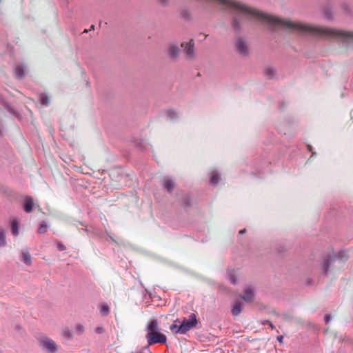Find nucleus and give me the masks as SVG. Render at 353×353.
I'll use <instances>...</instances> for the list:
<instances>
[{"mask_svg":"<svg viewBox=\"0 0 353 353\" xmlns=\"http://www.w3.org/2000/svg\"><path fill=\"white\" fill-rule=\"evenodd\" d=\"M251 19L269 24L273 28H283L290 31H297L299 32L310 33L318 36L339 38L344 41H353V32L296 23L288 19L267 14L252 8Z\"/></svg>","mask_w":353,"mask_h":353,"instance_id":"obj_1","label":"nucleus"},{"mask_svg":"<svg viewBox=\"0 0 353 353\" xmlns=\"http://www.w3.org/2000/svg\"><path fill=\"white\" fill-rule=\"evenodd\" d=\"M146 336L148 345L156 343L165 344L167 342L166 336L159 331V322L157 319H150L146 325Z\"/></svg>","mask_w":353,"mask_h":353,"instance_id":"obj_2","label":"nucleus"},{"mask_svg":"<svg viewBox=\"0 0 353 353\" xmlns=\"http://www.w3.org/2000/svg\"><path fill=\"white\" fill-rule=\"evenodd\" d=\"M198 324V320L195 314H191L189 316V319L184 318L179 325V331L181 334H184L191 329L196 327Z\"/></svg>","mask_w":353,"mask_h":353,"instance_id":"obj_3","label":"nucleus"},{"mask_svg":"<svg viewBox=\"0 0 353 353\" xmlns=\"http://www.w3.org/2000/svg\"><path fill=\"white\" fill-rule=\"evenodd\" d=\"M41 346L49 352L54 353L58 350L55 342L50 338L44 337L39 341Z\"/></svg>","mask_w":353,"mask_h":353,"instance_id":"obj_4","label":"nucleus"},{"mask_svg":"<svg viewBox=\"0 0 353 353\" xmlns=\"http://www.w3.org/2000/svg\"><path fill=\"white\" fill-rule=\"evenodd\" d=\"M194 42L192 39H191L188 43L183 42L181 43V47L184 48V51L189 58H193L194 56Z\"/></svg>","mask_w":353,"mask_h":353,"instance_id":"obj_5","label":"nucleus"},{"mask_svg":"<svg viewBox=\"0 0 353 353\" xmlns=\"http://www.w3.org/2000/svg\"><path fill=\"white\" fill-rule=\"evenodd\" d=\"M241 298L248 303H251L254 300V290L250 286H247L243 290V294Z\"/></svg>","mask_w":353,"mask_h":353,"instance_id":"obj_6","label":"nucleus"},{"mask_svg":"<svg viewBox=\"0 0 353 353\" xmlns=\"http://www.w3.org/2000/svg\"><path fill=\"white\" fill-rule=\"evenodd\" d=\"M236 46L239 53L245 54L248 52V46L242 39L239 38L236 40Z\"/></svg>","mask_w":353,"mask_h":353,"instance_id":"obj_7","label":"nucleus"},{"mask_svg":"<svg viewBox=\"0 0 353 353\" xmlns=\"http://www.w3.org/2000/svg\"><path fill=\"white\" fill-rule=\"evenodd\" d=\"M33 208H34V201H33L32 198L29 196H26L24 199V202H23L24 210L26 212L30 213L32 211Z\"/></svg>","mask_w":353,"mask_h":353,"instance_id":"obj_8","label":"nucleus"},{"mask_svg":"<svg viewBox=\"0 0 353 353\" xmlns=\"http://www.w3.org/2000/svg\"><path fill=\"white\" fill-rule=\"evenodd\" d=\"M168 54L172 58H176L179 56L180 50L178 46L175 44H170L168 46Z\"/></svg>","mask_w":353,"mask_h":353,"instance_id":"obj_9","label":"nucleus"},{"mask_svg":"<svg viewBox=\"0 0 353 353\" xmlns=\"http://www.w3.org/2000/svg\"><path fill=\"white\" fill-rule=\"evenodd\" d=\"M243 309V303H241L240 301L235 302L233 305L232 310V315L238 316L241 312Z\"/></svg>","mask_w":353,"mask_h":353,"instance_id":"obj_10","label":"nucleus"},{"mask_svg":"<svg viewBox=\"0 0 353 353\" xmlns=\"http://www.w3.org/2000/svg\"><path fill=\"white\" fill-rule=\"evenodd\" d=\"M21 259L28 265L32 264V259L30 252L28 250H23L21 252Z\"/></svg>","mask_w":353,"mask_h":353,"instance_id":"obj_11","label":"nucleus"},{"mask_svg":"<svg viewBox=\"0 0 353 353\" xmlns=\"http://www.w3.org/2000/svg\"><path fill=\"white\" fill-rule=\"evenodd\" d=\"M15 76L18 79H22L25 76V69L23 65H17L14 68Z\"/></svg>","mask_w":353,"mask_h":353,"instance_id":"obj_12","label":"nucleus"},{"mask_svg":"<svg viewBox=\"0 0 353 353\" xmlns=\"http://www.w3.org/2000/svg\"><path fill=\"white\" fill-rule=\"evenodd\" d=\"M178 323H180V321L179 319H176L174 321V323H172L170 326V329L171 332L175 334H181V332L179 330V325Z\"/></svg>","mask_w":353,"mask_h":353,"instance_id":"obj_13","label":"nucleus"},{"mask_svg":"<svg viewBox=\"0 0 353 353\" xmlns=\"http://www.w3.org/2000/svg\"><path fill=\"white\" fill-rule=\"evenodd\" d=\"M163 185L168 192H172L174 188V183L171 179H165L163 181Z\"/></svg>","mask_w":353,"mask_h":353,"instance_id":"obj_14","label":"nucleus"},{"mask_svg":"<svg viewBox=\"0 0 353 353\" xmlns=\"http://www.w3.org/2000/svg\"><path fill=\"white\" fill-rule=\"evenodd\" d=\"M12 232L14 236H17L19 233V225L18 222L16 219L12 220Z\"/></svg>","mask_w":353,"mask_h":353,"instance_id":"obj_15","label":"nucleus"},{"mask_svg":"<svg viewBox=\"0 0 353 353\" xmlns=\"http://www.w3.org/2000/svg\"><path fill=\"white\" fill-rule=\"evenodd\" d=\"M6 245V232L4 230L0 229V247Z\"/></svg>","mask_w":353,"mask_h":353,"instance_id":"obj_16","label":"nucleus"},{"mask_svg":"<svg viewBox=\"0 0 353 353\" xmlns=\"http://www.w3.org/2000/svg\"><path fill=\"white\" fill-rule=\"evenodd\" d=\"M264 74L268 78L270 79L274 77L275 70L273 68L268 67L265 69Z\"/></svg>","mask_w":353,"mask_h":353,"instance_id":"obj_17","label":"nucleus"},{"mask_svg":"<svg viewBox=\"0 0 353 353\" xmlns=\"http://www.w3.org/2000/svg\"><path fill=\"white\" fill-rule=\"evenodd\" d=\"M39 101H40L41 103L44 105L47 106L50 104V98L48 97V96H47L44 94H42L40 95Z\"/></svg>","mask_w":353,"mask_h":353,"instance_id":"obj_18","label":"nucleus"},{"mask_svg":"<svg viewBox=\"0 0 353 353\" xmlns=\"http://www.w3.org/2000/svg\"><path fill=\"white\" fill-rule=\"evenodd\" d=\"M228 276L232 283H233V284L236 283V276L235 272L234 270H229L228 272Z\"/></svg>","mask_w":353,"mask_h":353,"instance_id":"obj_19","label":"nucleus"},{"mask_svg":"<svg viewBox=\"0 0 353 353\" xmlns=\"http://www.w3.org/2000/svg\"><path fill=\"white\" fill-rule=\"evenodd\" d=\"M219 176L216 172L212 173L210 182L213 184H216L219 181Z\"/></svg>","mask_w":353,"mask_h":353,"instance_id":"obj_20","label":"nucleus"},{"mask_svg":"<svg viewBox=\"0 0 353 353\" xmlns=\"http://www.w3.org/2000/svg\"><path fill=\"white\" fill-rule=\"evenodd\" d=\"M47 232V225L45 221H42L38 230L39 234H44Z\"/></svg>","mask_w":353,"mask_h":353,"instance_id":"obj_21","label":"nucleus"},{"mask_svg":"<svg viewBox=\"0 0 353 353\" xmlns=\"http://www.w3.org/2000/svg\"><path fill=\"white\" fill-rule=\"evenodd\" d=\"M62 335L65 339H72V335L70 330L68 328H65L62 330Z\"/></svg>","mask_w":353,"mask_h":353,"instance_id":"obj_22","label":"nucleus"},{"mask_svg":"<svg viewBox=\"0 0 353 353\" xmlns=\"http://www.w3.org/2000/svg\"><path fill=\"white\" fill-rule=\"evenodd\" d=\"M75 331L79 334H83L85 331V327L83 325L78 324L75 326Z\"/></svg>","mask_w":353,"mask_h":353,"instance_id":"obj_23","label":"nucleus"},{"mask_svg":"<svg viewBox=\"0 0 353 353\" xmlns=\"http://www.w3.org/2000/svg\"><path fill=\"white\" fill-rule=\"evenodd\" d=\"M100 312L103 314H108L110 312V308L108 305H103L101 307Z\"/></svg>","mask_w":353,"mask_h":353,"instance_id":"obj_24","label":"nucleus"},{"mask_svg":"<svg viewBox=\"0 0 353 353\" xmlns=\"http://www.w3.org/2000/svg\"><path fill=\"white\" fill-rule=\"evenodd\" d=\"M329 264H330V259H326L325 261V263H324V265H323V272H324V273H327V272L328 268H329Z\"/></svg>","mask_w":353,"mask_h":353,"instance_id":"obj_25","label":"nucleus"},{"mask_svg":"<svg viewBox=\"0 0 353 353\" xmlns=\"http://www.w3.org/2000/svg\"><path fill=\"white\" fill-rule=\"evenodd\" d=\"M94 331H95V332H96L97 334H101L104 333V332H105V329H104L103 327H101V326H99V327H97L95 328V330H94Z\"/></svg>","mask_w":353,"mask_h":353,"instance_id":"obj_26","label":"nucleus"},{"mask_svg":"<svg viewBox=\"0 0 353 353\" xmlns=\"http://www.w3.org/2000/svg\"><path fill=\"white\" fill-rule=\"evenodd\" d=\"M190 197L188 195H185V200H184V201L182 202L181 204L184 206H186V205H190Z\"/></svg>","mask_w":353,"mask_h":353,"instance_id":"obj_27","label":"nucleus"},{"mask_svg":"<svg viewBox=\"0 0 353 353\" xmlns=\"http://www.w3.org/2000/svg\"><path fill=\"white\" fill-rule=\"evenodd\" d=\"M57 245L58 250L60 251H63V250H66V247L61 243H57Z\"/></svg>","mask_w":353,"mask_h":353,"instance_id":"obj_28","label":"nucleus"},{"mask_svg":"<svg viewBox=\"0 0 353 353\" xmlns=\"http://www.w3.org/2000/svg\"><path fill=\"white\" fill-rule=\"evenodd\" d=\"M263 323V324H265V323L268 324L271 327V329H272V330L275 329L274 325L270 321H265Z\"/></svg>","mask_w":353,"mask_h":353,"instance_id":"obj_29","label":"nucleus"},{"mask_svg":"<svg viewBox=\"0 0 353 353\" xmlns=\"http://www.w3.org/2000/svg\"><path fill=\"white\" fill-rule=\"evenodd\" d=\"M324 319L326 323H328L331 320V317L330 315L325 314L324 316Z\"/></svg>","mask_w":353,"mask_h":353,"instance_id":"obj_30","label":"nucleus"},{"mask_svg":"<svg viewBox=\"0 0 353 353\" xmlns=\"http://www.w3.org/2000/svg\"><path fill=\"white\" fill-rule=\"evenodd\" d=\"M325 17H326L327 18H328V19H330V18L332 17V14H331V13H330V12H325Z\"/></svg>","mask_w":353,"mask_h":353,"instance_id":"obj_31","label":"nucleus"},{"mask_svg":"<svg viewBox=\"0 0 353 353\" xmlns=\"http://www.w3.org/2000/svg\"><path fill=\"white\" fill-rule=\"evenodd\" d=\"M283 336H277V340H278L280 343H282V342H283Z\"/></svg>","mask_w":353,"mask_h":353,"instance_id":"obj_32","label":"nucleus"},{"mask_svg":"<svg viewBox=\"0 0 353 353\" xmlns=\"http://www.w3.org/2000/svg\"><path fill=\"white\" fill-rule=\"evenodd\" d=\"M245 232V229L241 230H240V231H239V234H244Z\"/></svg>","mask_w":353,"mask_h":353,"instance_id":"obj_33","label":"nucleus"},{"mask_svg":"<svg viewBox=\"0 0 353 353\" xmlns=\"http://www.w3.org/2000/svg\"><path fill=\"white\" fill-rule=\"evenodd\" d=\"M94 26L92 25L90 30H94Z\"/></svg>","mask_w":353,"mask_h":353,"instance_id":"obj_34","label":"nucleus"},{"mask_svg":"<svg viewBox=\"0 0 353 353\" xmlns=\"http://www.w3.org/2000/svg\"><path fill=\"white\" fill-rule=\"evenodd\" d=\"M88 32V30H85L83 31V32H84V33H86V32Z\"/></svg>","mask_w":353,"mask_h":353,"instance_id":"obj_35","label":"nucleus"}]
</instances>
